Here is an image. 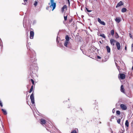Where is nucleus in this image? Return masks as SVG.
<instances>
[{
  "label": "nucleus",
  "mask_w": 133,
  "mask_h": 133,
  "mask_svg": "<svg viewBox=\"0 0 133 133\" xmlns=\"http://www.w3.org/2000/svg\"><path fill=\"white\" fill-rule=\"evenodd\" d=\"M29 52L30 54L28 61L31 63L30 64V69L33 73L34 72L35 70H37L38 69L37 63H36L37 61V59L35 57L36 54L35 51L31 49H29Z\"/></svg>",
  "instance_id": "1"
},
{
  "label": "nucleus",
  "mask_w": 133,
  "mask_h": 133,
  "mask_svg": "<svg viewBox=\"0 0 133 133\" xmlns=\"http://www.w3.org/2000/svg\"><path fill=\"white\" fill-rule=\"evenodd\" d=\"M54 0H50V3H48V4L50 5L49 7L46 8L47 10H49L50 8H52V10L53 11L55 8L56 6V4L54 2Z\"/></svg>",
  "instance_id": "2"
},
{
  "label": "nucleus",
  "mask_w": 133,
  "mask_h": 133,
  "mask_svg": "<svg viewBox=\"0 0 133 133\" xmlns=\"http://www.w3.org/2000/svg\"><path fill=\"white\" fill-rule=\"evenodd\" d=\"M64 46L68 48L71 49L72 47V45L70 42L64 41Z\"/></svg>",
  "instance_id": "3"
},
{
  "label": "nucleus",
  "mask_w": 133,
  "mask_h": 133,
  "mask_svg": "<svg viewBox=\"0 0 133 133\" xmlns=\"http://www.w3.org/2000/svg\"><path fill=\"white\" fill-rule=\"evenodd\" d=\"M30 98L32 103L33 104H34L35 103V100L33 92L31 94L30 96Z\"/></svg>",
  "instance_id": "4"
},
{
  "label": "nucleus",
  "mask_w": 133,
  "mask_h": 133,
  "mask_svg": "<svg viewBox=\"0 0 133 133\" xmlns=\"http://www.w3.org/2000/svg\"><path fill=\"white\" fill-rule=\"evenodd\" d=\"M120 107L123 110H125L127 109V107L126 105L123 104H120Z\"/></svg>",
  "instance_id": "5"
},
{
  "label": "nucleus",
  "mask_w": 133,
  "mask_h": 133,
  "mask_svg": "<svg viewBox=\"0 0 133 133\" xmlns=\"http://www.w3.org/2000/svg\"><path fill=\"white\" fill-rule=\"evenodd\" d=\"M34 32L33 31H30V39H33L34 36Z\"/></svg>",
  "instance_id": "6"
},
{
  "label": "nucleus",
  "mask_w": 133,
  "mask_h": 133,
  "mask_svg": "<svg viewBox=\"0 0 133 133\" xmlns=\"http://www.w3.org/2000/svg\"><path fill=\"white\" fill-rule=\"evenodd\" d=\"M120 78L121 79H124L125 78V75L121 73L119 74Z\"/></svg>",
  "instance_id": "7"
},
{
  "label": "nucleus",
  "mask_w": 133,
  "mask_h": 133,
  "mask_svg": "<svg viewBox=\"0 0 133 133\" xmlns=\"http://www.w3.org/2000/svg\"><path fill=\"white\" fill-rule=\"evenodd\" d=\"M110 43L112 45H115V43L117 41L113 39H111L110 40Z\"/></svg>",
  "instance_id": "8"
},
{
  "label": "nucleus",
  "mask_w": 133,
  "mask_h": 133,
  "mask_svg": "<svg viewBox=\"0 0 133 133\" xmlns=\"http://www.w3.org/2000/svg\"><path fill=\"white\" fill-rule=\"evenodd\" d=\"M98 21L102 25H105V23L104 21H101V19L99 18L97 19Z\"/></svg>",
  "instance_id": "9"
},
{
  "label": "nucleus",
  "mask_w": 133,
  "mask_h": 133,
  "mask_svg": "<svg viewBox=\"0 0 133 133\" xmlns=\"http://www.w3.org/2000/svg\"><path fill=\"white\" fill-rule=\"evenodd\" d=\"M116 45L118 50H119L121 48V45L120 43L118 42H116Z\"/></svg>",
  "instance_id": "10"
},
{
  "label": "nucleus",
  "mask_w": 133,
  "mask_h": 133,
  "mask_svg": "<svg viewBox=\"0 0 133 133\" xmlns=\"http://www.w3.org/2000/svg\"><path fill=\"white\" fill-rule=\"evenodd\" d=\"M40 123L42 125H45V124L46 123L45 121V120L43 119H41L40 120Z\"/></svg>",
  "instance_id": "11"
},
{
  "label": "nucleus",
  "mask_w": 133,
  "mask_h": 133,
  "mask_svg": "<svg viewBox=\"0 0 133 133\" xmlns=\"http://www.w3.org/2000/svg\"><path fill=\"white\" fill-rule=\"evenodd\" d=\"M121 91L123 93H125V90L124 89L123 86V85H122L121 87V89H120Z\"/></svg>",
  "instance_id": "12"
},
{
  "label": "nucleus",
  "mask_w": 133,
  "mask_h": 133,
  "mask_svg": "<svg viewBox=\"0 0 133 133\" xmlns=\"http://www.w3.org/2000/svg\"><path fill=\"white\" fill-rule=\"evenodd\" d=\"M123 5V4L122 2L121 1H120L118 3L117 5L116 6V8H117Z\"/></svg>",
  "instance_id": "13"
},
{
  "label": "nucleus",
  "mask_w": 133,
  "mask_h": 133,
  "mask_svg": "<svg viewBox=\"0 0 133 133\" xmlns=\"http://www.w3.org/2000/svg\"><path fill=\"white\" fill-rule=\"evenodd\" d=\"M67 6L66 5H64L62 8V11L63 12L64 11V10L65 9H66Z\"/></svg>",
  "instance_id": "14"
},
{
  "label": "nucleus",
  "mask_w": 133,
  "mask_h": 133,
  "mask_svg": "<svg viewBox=\"0 0 133 133\" xmlns=\"http://www.w3.org/2000/svg\"><path fill=\"white\" fill-rule=\"evenodd\" d=\"M65 40L64 41H68L69 42V37L68 35H66L65 37Z\"/></svg>",
  "instance_id": "15"
},
{
  "label": "nucleus",
  "mask_w": 133,
  "mask_h": 133,
  "mask_svg": "<svg viewBox=\"0 0 133 133\" xmlns=\"http://www.w3.org/2000/svg\"><path fill=\"white\" fill-rule=\"evenodd\" d=\"M106 48L107 50V52L108 53H109L110 52V47L108 46H106Z\"/></svg>",
  "instance_id": "16"
},
{
  "label": "nucleus",
  "mask_w": 133,
  "mask_h": 133,
  "mask_svg": "<svg viewBox=\"0 0 133 133\" xmlns=\"http://www.w3.org/2000/svg\"><path fill=\"white\" fill-rule=\"evenodd\" d=\"M115 21L118 23H119L121 21V19L117 17L115 19Z\"/></svg>",
  "instance_id": "17"
},
{
  "label": "nucleus",
  "mask_w": 133,
  "mask_h": 133,
  "mask_svg": "<svg viewBox=\"0 0 133 133\" xmlns=\"http://www.w3.org/2000/svg\"><path fill=\"white\" fill-rule=\"evenodd\" d=\"M59 46L62 49H63L65 48L64 47L63 45L61 43H59Z\"/></svg>",
  "instance_id": "18"
},
{
  "label": "nucleus",
  "mask_w": 133,
  "mask_h": 133,
  "mask_svg": "<svg viewBox=\"0 0 133 133\" xmlns=\"http://www.w3.org/2000/svg\"><path fill=\"white\" fill-rule=\"evenodd\" d=\"M127 10V9L125 8H123L122 9L121 11L122 12L124 13Z\"/></svg>",
  "instance_id": "19"
},
{
  "label": "nucleus",
  "mask_w": 133,
  "mask_h": 133,
  "mask_svg": "<svg viewBox=\"0 0 133 133\" xmlns=\"http://www.w3.org/2000/svg\"><path fill=\"white\" fill-rule=\"evenodd\" d=\"M125 126L128 127L129 126V123L128 120H127L125 122Z\"/></svg>",
  "instance_id": "20"
},
{
  "label": "nucleus",
  "mask_w": 133,
  "mask_h": 133,
  "mask_svg": "<svg viewBox=\"0 0 133 133\" xmlns=\"http://www.w3.org/2000/svg\"><path fill=\"white\" fill-rule=\"evenodd\" d=\"M2 111L3 112V114L4 115H6L7 114V112L4 109H2Z\"/></svg>",
  "instance_id": "21"
},
{
  "label": "nucleus",
  "mask_w": 133,
  "mask_h": 133,
  "mask_svg": "<svg viewBox=\"0 0 133 133\" xmlns=\"http://www.w3.org/2000/svg\"><path fill=\"white\" fill-rule=\"evenodd\" d=\"M110 33L111 34V35L113 36L114 34V30H111L110 31Z\"/></svg>",
  "instance_id": "22"
},
{
  "label": "nucleus",
  "mask_w": 133,
  "mask_h": 133,
  "mask_svg": "<svg viewBox=\"0 0 133 133\" xmlns=\"http://www.w3.org/2000/svg\"><path fill=\"white\" fill-rule=\"evenodd\" d=\"M33 89V86L32 85L31 86V88L30 89V91H29V93H31L32 92V91Z\"/></svg>",
  "instance_id": "23"
},
{
  "label": "nucleus",
  "mask_w": 133,
  "mask_h": 133,
  "mask_svg": "<svg viewBox=\"0 0 133 133\" xmlns=\"http://www.w3.org/2000/svg\"><path fill=\"white\" fill-rule=\"evenodd\" d=\"M60 39V38L59 37L57 36L56 38V42L58 43L59 42V40Z\"/></svg>",
  "instance_id": "24"
},
{
  "label": "nucleus",
  "mask_w": 133,
  "mask_h": 133,
  "mask_svg": "<svg viewBox=\"0 0 133 133\" xmlns=\"http://www.w3.org/2000/svg\"><path fill=\"white\" fill-rule=\"evenodd\" d=\"M100 36L101 37H103V38H105V37H106L105 36V35L104 34H100Z\"/></svg>",
  "instance_id": "25"
},
{
  "label": "nucleus",
  "mask_w": 133,
  "mask_h": 133,
  "mask_svg": "<svg viewBox=\"0 0 133 133\" xmlns=\"http://www.w3.org/2000/svg\"><path fill=\"white\" fill-rule=\"evenodd\" d=\"M67 15L65 16V14H64V19L65 21H66L67 19Z\"/></svg>",
  "instance_id": "26"
},
{
  "label": "nucleus",
  "mask_w": 133,
  "mask_h": 133,
  "mask_svg": "<svg viewBox=\"0 0 133 133\" xmlns=\"http://www.w3.org/2000/svg\"><path fill=\"white\" fill-rule=\"evenodd\" d=\"M116 114L118 115H120L121 114L120 111L119 110H117L116 111Z\"/></svg>",
  "instance_id": "27"
},
{
  "label": "nucleus",
  "mask_w": 133,
  "mask_h": 133,
  "mask_svg": "<svg viewBox=\"0 0 133 133\" xmlns=\"http://www.w3.org/2000/svg\"><path fill=\"white\" fill-rule=\"evenodd\" d=\"M121 121V119L120 118L118 119L117 121V123L118 124H120Z\"/></svg>",
  "instance_id": "28"
},
{
  "label": "nucleus",
  "mask_w": 133,
  "mask_h": 133,
  "mask_svg": "<svg viewBox=\"0 0 133 133\" xmlns=\"http://www.w3.org/2000/svg\"><path fill=\"white\" fill-rule=\"evenodd\" d=\"M37 4V2L36 1H35L34 5L35 6H36Z\"/></svg>",
  "instance_id": "29"
},
{
  "label": "nucleus",
  "mask_w": 133,
  "mask_h": 133,
  "mask_svg": "<svg viewBox=\"0 0 133 133\" xmlns=\"http://www.w3.org/2000/svg\"><path fill=\"white\" fill-rule=\"evenodd\" d=\"M104 58L105 59V60L104 61V62L106 61H107V59H108V57L107 56H105Z\"/></svg>",
  "instance_id": "30"
},
{
  "label": "nucleus",
  "mask_w": 133,
  "mask_h": 133,
  "mask_svg": "<svg viewBox=\"0 0 133 133\" xmlns=\"http://www.w3.org/2000/svg\"><path fill=\"white\" fill-rule=\"evenodd\" d=\"M86 9L87 11L88 12H90L91 11V10H88V9L87 8H86Z\"/></svg>",
  "instance_id": "31"
},
{
  "label": "nucleus",
  "mask_w": 133,
  "mask_h": 133,
  "mask_svg": "<svg viewBox=\"0 0 133 133\" xmlns=\"http://www.w3.org/2000/svg\"><path fill=\"white\" fill-rule=\"evenodd\" d=\"M71 133H77V132L76 131V130H73L72 131Z\"/></svg>",
  "instance_id": "32"
},
{
  "label": "nucleus",
  "mask_w": 133,
  "mask_h": 133,
  "mask_svg": "<svg viewBox=\"0 0 133 133\" xmlns=\"http://www.w3.org/2000/svg\"><path fill=\"white\" fill-rule=\"evenodd\" d=\"M131 51H133V43L131 45Z\"/></svg>",
  "instance_id": "33"
},
{
  "label": "nucleus",
  "mask_w": 133,
  "mask_h": 133,
  "mask_svg": "<svg viewBox=\"0 0 133 133\" xmlns=\"http://www.w3.org/2000/svg\"><path fill=\"white\" fill-rule=\"evenodd\" d=\"M31 82H32V84L33 85H34V81L32 79H31Z\"/></svg>",
  "instance_id": "34"
},
{
  "label": "nucleus",
  "mask_w": 133,
  "mask_h": 133,
  "mask_svg": "<svg viewBox=\"0 0 133 133\" xmlns=\"http://www.w3.org/2000/svg\"><path fill=\"white\" fill-rule=\"evenodd\" d=\"M36 20H34L33 22V24H36Z\"/></svg>",
  "instance_id": "35"
},
{
  "label": "nucleus",
  "mask_w": 133,
  "mask_h": 133,
  "mask_svg": "<svg viewBox=\"0 0 133 133\" xmlns=\"http://www.w3.org/2000/svg\"><path fill=\"white\" fill-rule=\"evenodd\" d=\"M115 108L113 109L112 110L113 113H114L115 112Z\"/></svg>",
  "instance_id": "36"
},
{
  "label": "nucleus",
  "mask_w": 133,
  "mask_h": 133,
  "mask_svg": "<svg viewBox=\"0 0 133 133\" xmlns=\"http://www.w3.org/2000/svg\"><path fill=\"white\" fill-rule=\"evenodd\" d=\"M97 57L98 59H100L101 58V57L98 56H97Z\"/></svg>",
  "instance_id": "37"
},
{
  "label": "nucleus",
  "mask_w": 133,
  "mask_h": 133,
  "mask_svg": "<svg viewBox=\"0 0 133 133\" xmlns=\"http://www.w3.org/2000/svg\"><path fill=\"white\" fill-rule=\"evenodd\" d=\"M129 36H130V37L132 38V36H131V34L130 33H129Z\"/></svg>",
  "instance_id": "38"
},
{
  "label": "nucleus",
  "mask_w": 133,
  "mask_h": 133,
  "mask_svg": "<svg viewBox=\"0 0 133 133\" xmlns=\"http://www.w3.org/2000/svg\"><path fill=\"white\" fill-rule=\"evenodd\" d=\"M24 0V2L25 3V2H26L28 0Z\"/></svg>",
  "instance_id": "39"
},
{
  "label": "nucleus",
  "mask_w": 133,
  "mask_h": 133,
  "mask_svg": "<svg viewBox=\"0 0 133 133\" xmlns=\"http://www.w3.org/2000/svg\"><path fill=\"white\" fill-rule=\"evenodd\" d=\"M2 127L3 128H4V126L3 125L2 123Z\"/></svg>",
  "instance_id": "40"
},
{
  "label": "nucleus",
  "mask_w": 133,
  "mask_h": 133,
  "mask_svg": "<svg viewBox=\"0 0 133 133\" xmlns=\"http://www.w3.org/2000/svg\"><path fill=\"white\" fill-rule=\"evenodd\" d=\"M127 47L126 46H125V50H127Z\"/></svg>",
  "instance_id": "41"
},
{
  "label": "nucleus",
  "mask_w": 133,
  "mask_h": 133,
  "mask_svg": "<svg viewBox=\"0 0 133 133\" xmlns=\"http://www.w3.org/2000/svg\"><path fill=\"white\" fill-rule=\"evenodd\" d=\"M22 4H24V5H26V3H25L24 4L22 3Z\"/></svg>",
  "instance_id": "42"
},
{
  "label": "nucleus",
  "mask_w": 133,
  "mask_h": 133,
  "mask_svg": "<svg viewBox=\"0 0 133 133\" xmlns=\"http://www.w3.org/2000/svg\"><path fill=\"white\" fill-rule=\"evenodd\" d=\"M28 44H29V45H30V43H29Z\"/></svg>",
  "instance_id": "43"
},
{
  "label": "nucleus",
  "mask_w": 133,
  "mask_h": 133,
  "mask_svg": "<svg viewBox=\"0 0 133 133\" xmlns=\"http://www.w3.org/2000/svg\"><path fill=\"white\" fill-rule=\"evenodd\" d=\"M115 64H116V66H117V64L116 62H115Z\"/></svg>",
  "instance_id": "44"
},
{
  "label": "nucleus",
  "mask_w": 133,
  "mask_h": 133,
  "mask_svg": "<svg viewBox=\"0 0 133 133\" xmlns=\"http://www.w3.org/2000/svg\"><path fill=\"white\" fill-rule=\"evenodd\" d=\"M27 49H29V48H28V46H27Z\"/></svg>",
  "instance_id": "45"
},
{
  "label": "nucleus",
  "mask_w": 133,
  "mask_h": 133,
  "mask_svg": "<svg viewBox=\"0 0 133 133\" xmlns=\"http://www.w3.org/2000/svg\"><path fill=\"white\" fill-rule=\"evenodd\" d=\"M99 42H100V43H101V41H99Z\"/></svg>",
  "instance_id": "46"
},
{
  "label": "nucleus",
  "mask_w": 133,
  "mask_h": 133,
  "mask_svg": "<svg viewBox=\"0 0 133 133\" xmlns=\"http://www.w3.org/2000/svg\"><path fill=\"white\" fill-rule=\"evenodd\" d=\"M70 107H69H69H68V108H69Z\"/></svg>",
  "instance_id": "47"
},
{
  "label": "nucleus",
  "mask_w": 133,
  "mask_h": 133,
  "mask_svg": "<svg viewBox=\"0 0 133 133\" xmlns=\"http://www.w3.org/2000/svg\"><path fill=\"white\" fill-rule=\"evenodd\" d=\"M100 123H101V122H100Z\"/></svg>",
  "instance_id": "48"
},
{
  "label": "nucleus",
  "mask_w": 133,
  "mask_h": 133,
  "mask_svg": "<svg viewBox=\"0 0 133 133\" xmlns=\"http://www.w3.org/2000/svg\"><path fill=\"white\" fill-rule=\"evenodd\" d=\"M24 21H23V23H24Z\"/></svg>",
  "instance_id": "49"
},
{
  "label": "nucleus",
  "mask_w": 133,
  "mask_h": 133,
  "mask_svg": "<svg viewBox=\"0 0 133 133\" xmlns=\"http://www.w3.org/2000/svg\"><path fill=\"white\" fill-rule=\"evenodd\" d=\"M69 22H71V21H69Z\"/></svg>",
  "instance_id": "50"
},
{
  "label": "nucleus",
  "mask_w": 133,
  "mask_h": 133,
  "mask_svg": "<svg viewBox=\"0 0 133 133\" xmlns=\"http://www.w3.org/2000/svg\"><path fill=\"white\" fill-rule=\"evenodd\" d=\"M96 1H97V0H96Z\"/></svg>",
  "instance_id": "51"
}]
</instances>
